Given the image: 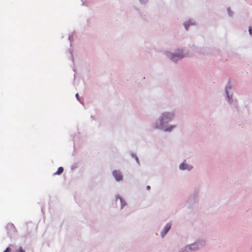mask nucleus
<instances>
[{"label": "nucleus", "instance_id": "1", "mask_svg": "<svg viewBox=\"0 0 252 252\" xmlns=\"http://www.w3.org/2000/svg\"><path fill=\"white\" fill-rule=\"evenodd\" d=\"M173 115L172 114L167 113L163 114L161 117V124L163 125L164 123H168L173 118Z\"/></svg>", "mask_w": 252, "mask_h": 252}, {"label": "nucleus", "instance_id": "2", "mask_svg": "<svg viewBox=\"0 0 252 252\" xmlns=\"http://www.w3.org/2000/svg\"><path fill=\"white\" fill-rule=\"evenodd\" d=\"M200 246V244L199 243H194L192 245L186 247V251H189L191 250H195L199 248V247Z\"/></svg>", "mask_w": 252, "mask_h": 252}, {"label": "nucleus", "instance_id": "3", "mask_svg": "<svg viewBox=\"0 0 252 252\" xmlns=\"http://www.w3.org/2000/svg\"><path fill=\"white\" fill-rule=\"evenodd\" d=\"M113 175L114 176L116 180L118 181H120L123 179V176L120 171L115 170L113 172Z\"/></svg>", "mask_w": 252, "mask_h": 252}, {"label": "nucleus", "instance_id": "4", "mask_svg": "<svg viewBox=\"0 0 252 252\" xmlns=\"http://www.w3.org/2000/svg\"><path fill=\"white\" fill-rule=\"evenodd\" d=\"M192 167L187 164L183 163L180 165V169L181 170H190Z\"/></svg>", "mask_w": 252, "mask_h": 252}, {"label": "nucleus", "instance_id": "5", "mask_svg": "<svg viewBox=\"0 0 252 252\" xmlns=\"http://www.w3.org/2000/svg\"><path fill=\"white\" fill-rule=\"evenodd\" d=\"M183 57V55L181 54H178L177 55L171 54V56H170L171 59L173 61L176 60H177L176 58L181 59V58H182Z\"/></svg>", "mask_w": 252, "mask_h": 252}, {"label": "nucleus", "instance_id": "6", "mask_svg": "<svg viewBox=\"0 0 252 252\" xmlns=\"http://www.w3.org/2000/svg\"><path fill=\"white\" fill-rule=\"evenodd\" d=\"M63 171V167H60L58 168L56 172L54 173V175H60Z\"/></svg>", "mask_w": 252, "mask_h": 252}, {"label": "nucleus", "instance_id": "7", "mask_svg": "<svg viewBox=\"0 0 252 252\" xmlns=\"http://www.w3.org/2000/svg\"><path fill=\"white\" fill-rule=\"evenodd\" d=\"M171 225L170 223L167 224L166 225L164 229L165 233H167L169 230V229L171 228Z\"/></svg>", "mask_w": 252, "mask_h": 252}, {"label": "nucleus", "instance_id": "8", "mask_svg": "<svg viewBox=\"0 0 252 252\" xmlns=\"http://www.w3.org/2000/svg\"><path fill=\"white\" fill-rule=\"evenodd\" d=\"M185 27L187 30H188L189 27V23H186L184 24Z\"/></svg>", "mask_w": 252, "mask_h": 252}, {"label": "nucleus", "instance_id": "9", "mask_svg": "<svg viewBox=\"0 0 252 252\" xmlns=\"http://www.w3.org/2000/svg\"><path fill=\"white\" fill-rule=\"evenodd\" d=\"M17 252H25V251L22 249V247H20L19 250H17Z\"/></svg>", "mask_w": 252, "mask_h": 252}, {"label": "nucleus", "instance_id": "10", "mask_svg": "<svg viewBox=\"0 0 252 252\" xmlns=\"http://www.w3.org/2000/svg\"><path fill=\"white\" fill-rule=\"evenodd\" d=\"M11 249L10 248H7L3 252H10Z\"/></svg>", "mask_w": 252, "mask_h": 252}, {"label": "nucleus", "instance_id": "11", "mask_svg": "<svg viewBox=\"0 0 252 252\" xmlns=\"http://www.w3.org/2000/svg\"><path fill=\"white\" fill-rule=\"evenodd\" d=\"M249 31L250 34L251 35L252 33V29L251 27L249 28Z\"/></svg>", "mask_w": 252, "mask_h": 252}, {"label": "nucleus", "instance_id": "12", "mask_svg": "<svg viewBox=\"0 0 252 252\" xmlns=\"http://www.w3.org/2000/svg\"><path fill=\"white\" fill-rule=\"evenodd\" d=\"M75 96H76V98H77V99L79 100V95H78V94H76Z\"/></svg>", "mask_w": 252, "mask_h": 252}, {"label": "nucleus", "instance_id": "13", "mask_svg": "<svg viewBox=\"0 0 252 252\" xmlns=\"http://www.w3.org/2000/svg\"><path fill=\"white\" fill-rule=\"evenodd\" d=\"M150 188H150V187L149 186H147V189L148 190H149V189H150Z\"/></svg>", "mask_w": 252, "mask_h": 252}, {"label": "nucleus", "instance_id": "14", "mask_svg": "<svg viewBox=\"0 0 252 252\" xmlns=\"http://www.w3.org/2000/svg\"><path fill=\"white\" fill-rule=\"evenodd\" d=\"M171 128H170V129H167L166 130V131H170V130H171Z\"/></svg>", "mask_w": 252, "mask_h": 252}]
</instances>
